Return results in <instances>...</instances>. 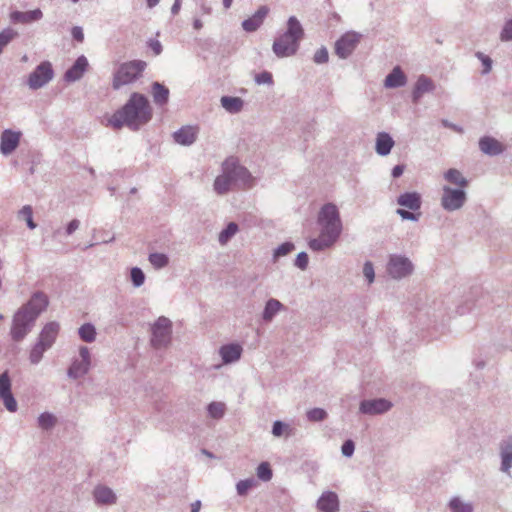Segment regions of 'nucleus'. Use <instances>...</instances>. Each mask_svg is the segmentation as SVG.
I'll list each match as a JSON object with an SVG mask.
<instances>
[{"instance_id":"5fc2aeb1","label":"nucleus","mask_w":512,"mask_h":512,"mask_svg":"<svg viewBox=\"0 0 512 512\" xmlns=\"http://www.w3.org/2000/svg\"><path fill=\"white\" fill-rule=\"evenodd\" d=\"M255 82L258 85H263V84L272 85L273 84L272 74L268 71H263L255 76Z\"/></svg>"},{"instance_id":"8fccbe9b","label":"nucleus","mask_w":512,"mask_h":512,"mask_svg":"<svg viewBox=\"0 0 512 512\" xmlns=\"http://www.w3.org/2000/svg\"><path fill=\"white\" fill-rule=\"evenodd\" d=\"M272 469L267 462H262L257 467V477L262 481H269L272 478Z\"/></svg>"},{"instance_id":"20e7f679","label":"nucleus","mask_w":512,"mask_h":512,"mask_svg":"<svg viewBox=\"0 0 512 512\" xmlns=\"http://www.w3.org/2000/svg\"><path fill=\"white\" fill-rule=\"evenodd\" d=\"M317 223L324 235L339 239L343 226L338 207L334 203H326L320 208Z\"/></svg>"},{"instance_id":"49530a36","label":"nucleus","mask_w":512,"mask_h":512,"mask_svg":"<svg viewBox=\"0 0 512 512\" xmlns=\"http://www.w3.org/2000/svg\"><path fill=\"white\" fill-rule=\"evenodd\" d=\"M291 431H292V429L290 428V426L288 424L284 423L283 421H280V420L274 421L273 426H272V434L275 437H281L284 433H286L287 436H289L291 434Z\"/></svg>"},{"instance_id":"f257e3e1","label":"nucleus","mask_w":512,"mask_h":512,"mask_svg":"<svg viewBox=\"0 0 512 512\" xmlns=\"http://www.w3.org/2000/svg\"><path fill=\"white\" fill-rule=\"evenodd\" d=\"M151 118L152 110L148 99L143 94L134 92L125 105L111 116L109 124L115 129L126 125L132 130H138Z\"/></svg>"},{"instance_id":"2f4dec72","label":"nucleus","mask_w":512,"mask_h":512,"mask_svg":"<svg viewBox=\"0 0 512 512\" xmlns=\"http://www.w3.org/2000/svg\"><path fill=\"white\" fill-rule=\"evenodd\" d=\"M152 97L157 106H164L169 100V89L159 82L152 83Z\"/></svg>"},{"instance_id":"9d476101","label":"nucleus","mask_w":512,"mask_h":512,"mask_svg":"<svg viewBox=\"0 0 512 512\" xmlns=\"http://www.w3.org/2000/svg\"><path fill=\"white\" fill-rule=\"evenodd\" d=\"M442 190L441 206L444 210L453 212L464 206L467 200V193L464 189L444 186Z\"/></svg>"},{"instance_id":"4be33fe9","label":"nucleus","mask_w":512,"mask_h":512,"mask_svg":"<svg viewBox=\"0 0 512 512\" xmlns=\"http://www.w3.org/2000/svg\"><path fill=\"white\" fill-rule=\"evenodd\" d=\"M317 508L322 512H338L339 499L335 492H324L317 501Z\"/></svg>"},{"instance_id":"4c0bfd02","label":"nucleus","mask_w":512,"mask_h":512,"mask_svg":"<svg viewBox=\"0 0 512 512\" xmlns=\"http://www.w3.org/2000/svg\"><path fill=\"white\" fill-rule=\"evenodd\" d=\"M96 328L92 323H85L78 329L79 337L87 343H91L96 339Z\"/></svg>"},{"instance_id":"412c9836","label":"nucleus","mask_w":512,"mask_h":512,"mask_svg":"<svg viewBox=\"0 0 512 512\" xmlns=\"http://www.w3.org/2000/svg\"><path fill=\"white\" fill-rule=\"evenodd\" d=\"M269 13V8L266 5H262L258 10L248 19L242 22V28L246 32L256 31L264 22V19Z\"/></svg>"},{"instance_id":"7ed1b4c3","label":"nucleus","mask_w":512,"mask_h":512,"mask_svg":"<svg viewBox=\"0 0 512 512\" xmlns=\"http://www.w3.org/2000/svg\"><path fill=\"white\" fill-rule=\"evenodd\" d=\"M304 37V29L295 16L287 21V30L275 38L272 50L278 58H286L297 53L300 41Z\"/></svg>"},{"instance_id":"72a5a7b5","label":"nucleus","mask_w":512,"mask_h":512,"mask_svg":"<svg viewBox=\"0 0 512 512\" xmlns=\"http://www.w3.org/2000/svg\"><path fill=\"white\" fill-rule=\"evenodd\" d=\"M337 240L334 238H330L329 236L324 235V233L320 232L317 238H313L309 241V248L313 251L320 252L327 248H330Z\"/></svg>"},{"instance_id":"3c124183","label":"nucleus","mask_w":512,"mask_h":512,"mask_svg":"<svg viewBox=\"0 0 512 512\" xmlns=\"http://www.w3.org/2000/svg\"><path fill=\"white\" fill-rule=\"evenodd\" d=\"M307 419L312 422H320L326 419L327 412L322 408H313L307 411Z\"/></svg>"},{"instance_id":"9b49d317","label":"nucleus","mask_w":512,"mask_h":512,"mask_svg":"<svg viewBox=\"0 0 512 512\" xmlns=\"http://www.w3.org/2000/svg\"><path fill=\"white\" fill-rule=\"evenodd\" d=\"M54 78V70L49 61L41 62L29 75L27 84L30 89L38 90Z\"/></svg>"},{"instance_id":"7c9ffc66","label":"nucleus","mask_w":512,"mask_h":512,"mask_svg":"<svg viewBox=\"0 0 512 512\" xmlns=\"http://www.w3.org/2000/svg\"><path fill=\"white\" fill-rule=\"evenodd\" d=\"M221 106L230 114H237L242 111L244 101L240 97L222 96L220 99Z\"/></svg>"},{"instance_id":"b1692460","label":"nucleus","mask_w":512,"mask_h":512,"mask_svg":"<svg viewBox=\"0 0 512 512\" xmlns=\"http://www.w3.org/2000/svg\"><path fill=\"white\" fill-rule=\"evenodd\" d=\"M60 325L56 321L47 323L41 330L38 340L46 344V347H52L59 333Z\"/></svg>"},{"instance_id":"e2e57ef3","label":"nucleus","mask_w":512,"mask_h":512,"mask_svg":"<svg viewBox=\"0 0 512 512\" xmlns=\"http://www.w3.org/2000/svg\"><path fill=\"white\" fill-rule=\"evenodd\" d=\"M71 34L73 39H75L78 42H82L84 39V33L81 27L75 26L71 30Z\"/></svg>"},{"instance_id":"6ab92c4d","label":"nucleus","mask_w":512,"mask_h":512,"mask_svg":"<svg viewBox=\"0 0 512 512\" xmlns=\"http://www.w3.org/2000/svg\"><path fill=\"white\" fill-rule=\"evenodd\" d=\"M197 134L198 127L186 125L173 133V139L179 145L190 146L196 141Z\"/></svg>"},{"instance_id":"58836bf2","label":"nucleus","mask_w":512,"mask_h":512,"mask_svg":"<svg viewBox=\"0 0 512 512\" xmlns=\"http://www.w3.org/2000/svg\"><path fill=\"white\" fill-rule=\"evenodd\" d=\"M48 349H50V347H46V344H44L38 340L30 351V355H29L30 362L34 365L38 364L42 360L43 354Z\"/></svg>"},{"instance_id":"338daca9","label":"nucleus","mask_w":512,"mask_h":512,"mask_svg":"<svg viewBox=\"0 0 512 512\" xmlns=\"http://www.w3.org/2000/svg\"><path fill=\"white\" fill-rule=\"evenodd\" d=\"M405 166L402 164L396 165L393 167L391 175L393 178L400 177L404 172Z\"/></svg>"},{"instance_id":"4d7b16f0","label":"nucleus","mask_w":512,"mask_h":512,"mask_svg":"<svg viewBox=\"0 0 512 512\" xmlns=\"http://www.w3.org/2000/svg\"><path fill=\"white\" fill-rule=\"evenodd\" d=\"M363 275L368 280L369 284H371L375 279V272L373 264L370 261L364 263L363 266Z\"/></svg>"},{"instance_id":"c85d7f7f","label":"nucleus","mask_w":512,"mask_h":512,"mask_svg":"<svg viewBox=\"0 0 512 512\" xmlns=\"http://www.w3.org/2000/svg\"><path fill=\"white\" fill-rule=\"evenodd\" d=\"M219 353L225 364L233 363L240 359L242 347L239 344H226L221 346Z\"/></svg>"},{"instance_id":"dca6fc26","label":"nucleus","mask_w":512,"mask_h":512,"mask_svg":"<svg viewBox=\"0 0 512 512\" xmlns=\"http://www.w3.org/2000/svg\"><path fill=\"white\" fill-rule=\"evenodd\" d=\"M22 133L12 129H5L0 137V152L4 156L12 154L19 146Z\"/></svg>"},{"instance_id":"2eb2a0df","label":"nucleus","mask_w":512,"mask_h":512,"mask_svg":"<svg viewBox=\"0 0 512 512\" xmlns=\"http://www.w3.org/2000/svg\"><path fill=\"white\" fill-rule=\"evenodd\" d=\"M49 300L45 293L41 291L34 292L29 301L24 304L20 310H24L26 314L30 315L34 319L46 310L48 307Z\"/></svg>"},{"instance_id":"a211bd4d","label":"nucleus","mask_w":512,"mask_h":512,"mask_svg":"<svg viewBox=\"0 0 512 512\" xmlns=\"http://www.w3.org/2000/svg\"><path fill=\"white\" fill-rule=\"evenodd\" d=\"M88 60L84 55L79 56L74 64L65 72L64 80L68 83L80 80L88 68Z\"/></svg>"},{"instance_id":"423d86ee","label":"nucleus","mask_w":512,"mask_h":512,"mask_svg":"<svg viewBox=\"0 0 512 512\" xmlns=\"http://www.w3.org/2000/svg\"><path fill=\"white\" fill-rule=\"evenodd\" d=\"M396 202L399 206L406 208H398L396 210V214L399 215L402 220L413 222L419 220L420 213H414V211L420 210L422 206V197L419 192L412 191L401 193L397 197Z\"/></svg>"},{"instance_id":"5701e85b","label":"nucleus","mask_w":512,"mask_h":512,"mask_svg":"<svg viewBox=\"0 0 512 512\" xmlns=\"http://www.w3.org/2000/svg\"><path fill=\"white\" fill-rule=\"evenodd\" d=\"M93 497L98 505H113L117 501L114 491L104 485H98L94 488Z\"/></svg>"},{"instance_id":"79ce46f5","label":"nucleus","mask_w":512,"mask_h":512,"mask_svg":"<svg viewBox=\"0 0 512 512\" xmlns=\"http://www.w3.org/2000/svg\"><path fill=\"white\" fill-rule=\"evenodd\" d=\"M148 260L155 269L164 268L169 263V258L164 253H151L149 254Z\"/></svg>"},{"instance_id":"4468645a","label":"nucleus","mask_w":512,"mask_h":512,"mask_svg":"<svg viewBox=\"0 0 512 512\" xmlns=\"http://www.w3.org/2000/svg\"><path fill=\"white\" fill-rule=\"evenodd\" d=\"M392 403L384 398L365 399L360 402L359 412L364 415L374 416L388 412Z\"/></svg>"},{"instance_id":"aec40b11","label":"nucleus","mask_w":512,"mask_h":512,"mask_svg":"<svg viewBox=\"0 0 512 512\" xmlns=\"http://www.w3.org/2000/svg\"><path fill=\"white\" fill-rule=\"evenodd\" d=\"M435 90L434 82L425 75H420L412 91V102L417 104L425 93Z\"/></svg>"},{"instance_id":"c9c22d12","label":"nucleus","mask_w":512,"mask_h":512,"mask_svg":"<svg viewBox=\"0 0 512 512\" xmlns=\"http://www.w3.org/2000/svg\"><path fill=\"white\" fill-rule=\"evenodd\" d=\"M451 512H473L474 507L471 502L464 501L458 496L452 497L448 503Z\"/></svg>"},{"instance_id":"f704fd0d","label":"nucleus","mask_w":512,"mask_h":512,"mask_svg":"<svg viewBox=\"0 0 512 512\" xmlns=\"http://www.w3.org/2000/svg\"><path fill=\"white\" fill-rule=\"evenodd\" d=\"M444 179L450 184L456 185L463 189L468 186V180L463 174L455 168H450L444 173Z\"/></svg>"},{"instance_id":"0e129e2a","label":"nucleus","mask_w":512,"mask_h":512,"mask_svg":"<svg viewBox=\"0 0 512 512\" xmlns=\"http://www.w3.org/2000/svg\"><path fill=\"white\" fill-rule=\"evenodd\" d=\"M79 356L81 360L91 363L90 351L86 346H81L79 349Z\"/></svg>"},{"instance_id":"bf43d9fd","label":"nucleus","mask_w":512,"mask_h":512,"mask_svg":"<svg viewBox=\"0 0 512 512\" xmlns=\"http://www.w3.org/2000/svg\"><path fill=\"white\" fill-rule=\"evenodd\" d=\"M295 266L301 270H305L308 266V255L306 252H300L295 260Z\"/></svg>"},{"instance_id":"473e14b6","label":"nucleus","mask_w":512,"mask_h":512,"mask_svg":"<svg viewBox=\"0 0 512 512\" xmlns=\"http://www.w3.org/2000/svg\"><path fill=\"white\" fill-rule=\"evenodd\" d=\"M283 308L284 306L279 300L270 298L265 303V307L262 312V319L265 322H271L276 314L279 313Z\"/></svg>"},{"instance_id":"f3484780","label":"nucleus","mask_w":512,"mask_h":512,"mask_svg":"<svg viewBox=\"0 0 512 512\" xmlns=\"http://www.w3.org/2000/svg\"><path fill=\"white\" fill-rule=\"evenodd\" d=\"M0 399L9 412L17 410V402L11 391V380L7 371L0 375Z\"/></svg>"},{"instance_id":"864d4df0","label":"nucleus","mask_w":512,"mask_h":512,"mask_svg":"<svg viewBox=\"0 0 512 512\" xmlns=\"http://www.w3.org/2000/svg\"><path fill=\"white\" fill-rule=\"evenodd\" d=\"M329 59L328 50L326 47H321L318 49L313 57V60L316 64H324L327 63Z\"/></svg>"},{"instance_id":"6e6d98bb","label":"nucleus","mask_w":512,"mask_h":512,"mask_svg":"<svg viewBox=\"0 0 512 512\" xmlns=\"http://www.w3.org/2000/svg\"><path fill=\"white\" fill-rule=\"evenodd\" d=\"M476 56L482 62L483 66H484L482 74H488L491 71V69H492V60H491V58L489 56L481 53V52H477Z\"/></svg>"},{"instance_id":"ddd939ff","label":"nucleus","mask_w":512,"mask_h":512,"mask_svg":"<svg viewBox=\"0 0 512 512\" xmlns=\"http://www.w3.org/2000/svg\"><path fill=\"white\" fill-rule=\"evenodd\" d=\"M498 454L500 458L499 470L511 477L512 469V435L506 436L498 443Z\"/></svg>"},{"instance_id":"69168bd1","label":"nucleus","mask_w":512,"mask_h":512,"mask_svg":"<svg viewBox=\"0 0 512 512\" xmlns=\"http://www.w3.org/2000/svg\"><path fill=\"white\" fill-rule=\"evenodd\" d=\"M149 47L155 53V55H159L162 52V45L158 40H150Z\"/></svg>"},{"instance_id":"09e8293b","label":"nucleus","mask_w":512,"mask_h":512,"mask_svg":"<svg viewBox=\"0 0 512 512\" xmlns=\"http://www.w3.org/2000/svg\"><path fill=\"white\" fill-rule=\"evenodd\" d=\"M130 277L135 288L141 287L145 282V274L139 267H133L131 269Z\"/></svg>"},{"instance_id":"a878e982","label":"nucleus","mask_w":512,"mask_h":512,"mask_svg":"<svg viewBox=\"0 0 512 512\" xmlns=\"http://www.w3.org/2000/svg\"><path fill=\"white\" fill-rule=\"evenodd\" d=\"M42 17L43 13L39 8L26 12L13 11L10 14V19L12 22L22 24H29L35 21H39L40 19H42Z\"/></svg>"},{"instance_id":"393cba45","label":"nucleus","mask_w":512,"mask_h":512,"mask_svg":"<svg viewBox=\"0 0 512 512\" xmlns=\"http://www.w3.org/2000/svg\"><path fill=\"white\" fill-rule=\"evenodd\" d=\"M406 84L407 76L402 71L400 66H395L384 80V86L390 89L400 88Z\"/></svg>"},{"instance_id":"680f3d73","label":"nucleus","mask_w":512,"mask_h":512,"mask_svg":"<svg viewBox=\"0 0 512 512\" xmlns=\"http://www.w3.org/2000/svg\"><path fill=\"white\" fill-rule=\"evenodd\" d=\"M441 124L445 127V128H449V129H452L453 131L457 132V133H463V128L457 124H454L452 122H450L449 120L447 119H442L441 120Z\"/></svg>"},{"instance_id":"774afa93","label":"nucleus","mask_w":512,"mask_h":512,"mask_svg":"<svg viewBox=\"0 0 512 512\" xmlns=\"http://www.w3.org/2000/svg\"><path fill=\"white\" fill-rule=\"evenodd\" d=\"M201 501L200 500H196L194 501L192 504H191V512H200V509H201Z\"/></svg>"},{"instance_id":"a19ab883","label":"nucleus","mask_w":512,"mask_h":512,"mask_svg":"<svg viewBox=\"0 0 512 512\" xmlns=\"http://www.w3.org/2000/svg\"><path fill=\"white\" fill-rule=\"evenodd\" d=\"M56 417L49 412H43L38 417V425L43 430H50L56 425Z\"/></svg>"},{"instance_id":"a18cd8bd","label":"nucleus","mask_w":512,"mask_h":512,"mask_svg":"<svg viewBox=\"0 0 512 512\" xmlns=\"http://www.w3.org/2000/svg\"><path fill=\"white\" fill-rule=\"evenodd\" d=\"M295 246L292 242H284L279 245L273 252V260L276 262L278 258L286 256L294 250Z\"/></svg>"},{"instance_id":"37998d69","label":"nucleus","mask_w":512,"mask_h":512,"mask_svg":"<svg viewBox=\"0 0 512 512\" xmlns=\"http://www.w3.org/2000/svg\"><path fill=\"white\" fill-rule=\"evenodd\" d=\"M18 218L25 220L28 228L32 230L37 226L33 220V210L30 205H25L22 207V209L18 212Z\"/></svg>"},{"instance_id":"603ef678","label":"nucleus","mask_w":512,"mask_h":512,"mask_svg":"<svg viewBox=\"0 0 512 512\" xmlns=\"http://www.w3.org/2000/svg\"><path fill=\"white\" fill-rule=\"evenodd\" d=\"M500 40L502 42L512 41V18L504 23L500 32Z\"/></svg>"},{"instance_id":"6e6552de","label":"nucleus","mask_w":512,"mask_h":512,"mask_svg":"<svg viewBox=\"0 0 512 512\" xmlns=\"http://www.w3.org/2000/svg\"><path fill=\"white\" fill-rule=\"evenodd\" d=\"M386 272L392 279L401 280L413 274L414 264L405 255L391 254L386 265Z\"/></svg>"},{"instance_id":"052dcab7","label":"nucleus","mask_w":512,"mask_h":512,"mask_svg":"<svg viewBox=\"0 0 512 512\" xmlns=\"http://www.w3.org/2000/svg\"><path fill=\"white\" fill-rule=\"evenodd\" d=\"M80 226V221L78 219H73L68 223L66 226V235L70 236L72 235Z\"/></svg>"},{"instance_id":"e433bc0d","label":"nucleus","mask_w":512,"mask_h":512,"mask_svg":"<svg viewBox=\"0 0 512 512\" xmlns=\"http://www.w3.org/2000/svg\"><path fill=\"white\" fill-rule=\"evenodd\" d=\"M226 412V404L219 401H213L207 406V413L210 418L219 420L224 417Z\"/></svg>"},{"instance_id":"f03ea898","label":"nucleus","mask_w":512,"mask_h":512,"mask_svg":"<svg viewBox=\"0 0 512 512\" xmlns=\"http://www.w3.org/2000/svg\"><path fill=\"white\" fill-rule=\"evenodd\" d=\"M253 181L251 173L235 157H228L221 167V174L214 181V190L219 195L229 192L233 185L249 187Z\"/></svg>"},{"instance_id":"0eeeda50","label":"nucleus","mask_w":512,"mask_h":512,"mask_svg":"<svg viewBox=\"0 0 512 512\" xmlns=\"http://www.w3.org/2000/svg\"><path fill=\"white\" fill-rule=\"evenodd\" d=\"M172 321L165 317L160 316L151 324L150 344L155 349L167 348L172 340Z\"/></svg>"},{"instance_id":"39448f33","label":"nucleus","mask_w":512,"mask_h":512,"mask_svg":"<svg viewBox=\"0 0 512 512\" xmlns=\"http://www.w3.org/2000/svg\"><path fill=\"white\" fill-rule=\"evenodd\" d=\"M147 64L142 60H132L122 63L113 75L112 87L115 90L138 80Z\"/></svg>"},{"instance_id":"de8ad7c7","label":"nucleus","mask_w":512,"mask_h":512,"mask_svg":"<svg viewBox=\"0 0 512 512\" xmlns=\"http://www.w3.org/2000/svg\"><path fill=\"white\" fill-rule=\"evenodd\" d=\"M256 485V480L254 478H248L244 480H240L236 484L237 494L240 496H245L249 489Z\"/></svg>"},{"instance_id":"c756f323","label":"nucleus","mask_w":512,"mask_h":512,"mask_svg":"<svg viewBox=\"0 0 512 512\" xmlns=\"http://www.w3.org/2000/svg\"><path fill=\"white\" fill-rule=\"evenodd\" d=\"M90 366V362H86L81 359H74L67 370V375L71 379H78L89 372Z\"/></svg>"},{"instance_id":"f8f14e48","label":"nucleus","mask_w":512,"mask_h":512,"mask_svg":"<svg viewBox=\"0 0 512 512\" xmlns=\"http://www.w3.org/2000/svg\"><path fill=\"white\" fill-rule=\"evenodd\" d=\"M361 39V34L350 31L343 34L335 43V53L341 59L348 58L356 49Z\"/></svg>"},{"instance_id":"1a4fd4ad","label":"nucleus","mask_w":512,"mask_h":512,"mask_svg":"<svg viewBox=\"0 0 512 512\" xmlns=\"http://www.w3.org/2000/svg\"><path fill=\"white\" fill-rule=\"evenodd\" d=\"M36 319L26 314L24 310H18L13 316L11 337L14 341H22L26 335L32 330Z\"/></svg>"},{"instance_id":"cd10ccee","label":"nucleus","mask_w":512,"mask_h":512,"mask_svg":"<svg viewBox=\"0 0 512 512\" xmlns=\"http://www.w3.org/2000/svg\"><path fill=\"white\" fill-rule=\"evenodd\" d=\"M394 144L395 142L390 134L387 132H380L376 137V153L380 156H387L391 152Z\"/></svg>"},{"instance_id":"bb28decb","label":"nucleus","mask_w":512,"mask_h":512,"mask_svg":"<svg viewBox=\"0 0 512 512\" xmlns=\"http://www.w3.org/2000/svg\"><path fill=\"white\" fill-rule=\"evenodd\" d=\"M480 150L489 156H497L504 151L503 145L493 137L484 136L479 140Z\"/></svg>"},{"instance_id":"c03bdc74","label":"nucleus","mask_w":512,"mask_h":512,"mask_svg":"<svg viewBox=\"0 0 512 512\" xmlns=\"http://www.w3.org/2000/svg\"><path fill=\"white\" fill-rule=\"evenodd\" d=\"M17 32L7 28L0 32V54L3 49L17 36Z\"/></svg>"},{"instance_id":"ea45409f","label":"nucleus","mask_w":512,"mask_h":512,"mask_svg":"<svg viewBox=\"0 0 512 512\" xmlns=\"http://www.w3.org/2000/svg\"><path fill=\"white\" fill-rule=\"evenodd\" d=\"M239 228L235 222H230L228 225L219 233L218 241L221 245L227 244L233 236L238 232Z\"/></svg>"},{"instance_id":"13d9d810","label":"nucleus","mask_w":512,"mask_h":512,"mask_svg":"<svg viewBox=\"0 0 512 512\" xmlns=\"http://www.w3.org/2000/svg\"><path fill=\"white\" fill-rule=\"evenodd\" d=\"M355 450V444L352 440H346L341 447L342 455L345 457H351Z\"/></svg>"}]
</instances>
